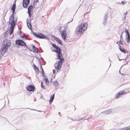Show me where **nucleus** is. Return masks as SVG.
I'll use <instances>...</instances> for the list:
<instances>
[{
    "instance_id": "nucleus-41",
    "label": "nucleus",
    "mask_w": 130,
    "mask_h": 130,
    "mask_svg": "<svg viewBox=\"0 0 130 130\" xmlns=\"http://www.w3.org/2000/svg\"><path fill=\"white\" fill-rule=\"evenodd\" d=\"M122 74L123 75H128V74Z\"/></svg>"
},
{
    "instance_id": "nucleus-8",
    "label": "nucleus",
    "mask_w": 130,
    "mask_h": 130,
    "mask_svg": "<svg viewBox=\"0 0 130 130\" xmlns=\"http://www.w3.org/2000/svg\"><path fill=\"white\" fill-rule=\"evenodd\" d=\"M26 89L28 91H33L35 89V88L34 85H31L26 87Z\"/></svg>"
},
{
    "instance_id": "nucleus-25",
    "label": "nucleus",
    "mask_w": 130,
    "mask_h": 130,
    "mask_svg": "<svg viewBox=\"0 0 130 130\" xmlns=\"http://www.w3.org/2000/svg\"><path fill=\"white\" fill-rule=\"evenodd\" d=\"M33 7L32 5H30L28 8V11H31V9L33 8Z\"/></svg>"
},
{
    "instance_id": "nucleus-54",
    "label": "nucleus",
    "mask_w": 130,
    "mask_h": 130,
    "mask_svg": "<svg viewBox=\"0 0 130 130\" xmlns=\"http://www.w3.org/2000/svg\"><path fill=\"white\" fill-rule=\"evenodd\" d=\"M109 61H110V59H109Z\"/></svg>"
},
{
    "instance_id": "nucleus-30",
    "label": "nucleus",
    "mask_w": 130,
    "mask_h": 130,
    "mask_svg": "<svg viewBox=\"0 0 130 130\" xmlns=\"http://www.w3.org/2000/svg\"><path fill=\"white\" fill-rule=\"evenodd\" d=\"M125 32L126 33V35H127L129 34V32L127 30V28H126L125 29Z\"/></svg>"
},
{
    "instance_id": "nucleus-5",
    "label": "nucleus",
    "mask_w": 130,
    "mask_h": 130,
    "mask_svg": "<svg viewBox=\"0 0 130 130\" xmlns=\"http://www.w3.org/2000/svg\"><path fill=\"white\" fill-rule=\"evenodd\" d=\"M32 33L33 35L37 38L41 39H45L46 40L48 39L47 37H46L45 35H43L41 33L38 32L37 34L34 32H32Z\"/></svg>"
},
{
    "instance_id": "nucleus-39",
    "label": "nucleus",
    "mask_w": 130,
    "mask_h": 130,
    "mask_svg": "<svg viewBox=\"0 0 130 130\" xmlns=\"http://www.w3.org/2000/svg\"><path fill=\"white\" fill-rule=\"evenodd\" d=\"M127 14V12H126L125 13H124V14H123V15H126Z\"/></svg>"
},
{
    "instance_id": "nucleus-59",
    "label": "nucleus",
    "mask_w": 130,
    "mask_h": 130,
    "mask_svg": "<svg viewBox=\"0 0 130 130\" xmlns=\"http://www.w3.org/2000/svg\"><path fill=\"white\" fill-rule=\"evenodd\" d=\"M83 119V118L81 119V120H82V119Z\"/></svg>"
},
{
    "instance_id": "nucleus-48",
    "label": "nucleus",
    "mask_w": 130,
    "mask_h": 130,
    "mask_svg": "<svg viewBox=\"0 0 130 130\" xmlns=\"http://www.w3.org/2000/svg\"><path fill=\"white\" fill-rule=\"evenodd\" d=\"M34 101H36V99H34Z\"/></svg>"
},
{
    "instance_id": "nucleus-28",
    "label": "nucleus",
    "mask_w": 130,
    "mask_h": 130,
    "mask_svg": "<svg viewBox=\"0 0 130 130\" xmlns=\"http://www.w3.org/2000/svg\"><path fill=\"white\" fill-rule=\"evenodd\" d=\"M44 79V81H45V83H46V84H48L49 81L48 80V79L47 78H45Z\"/></svg>"
},
{
    "instance_id": "nucleus-9",
    "label": "nucleus",
    "mask_w": 130,
    "mask_h": 130,
    "mask_svg": "<svg viewBox=\"0 0 130 130\" xmlns=\"http://www.w3.org/2000/svg\"><path fill=\"white\" fill-rule=\"evenodd\" d=\"M17 21V19H16L15 20H12L11 22H10V21H9V22L11 25V26L10 28H14V27L16 25Z\"/></svg>"
},
{
    "instance_id": "nucleus-51",
    "label": "nucleus",
    "mask_w": 130,
    "mask_h": 130,
    "mask_svg": "<svg viewBox=\"0 0 130 130\" xmlns=\"http://www.w3.org/2000/svg\"><path fill=\"white\" fill-rule=\"evenodd\" d=\"M67 117H68V119H70V118L69 117H68V116Z\"/></svg>"
},
{
    "instance_id": "nucleus-43",
    "label": "nucleus",
    "mask_w": 130,
    "mask_h": 130,
    "mask_svg": "<svg viewBox=\"0 0 130 130\" xmlns=\"http://www.w3.org/2000/svg\"><path fill=\"white\" fill-rule=\"evenodd\" d=\"M27 109H30L31 110H36L34 109H30V108H27Z\"/></svg>"
},
{
    "instance_id": "nucleus-53",
    "label": "nucleus",
    "mask_w": 130,
    "mask_h": 130,
    "mask_svg": "<svg viewBox=\"0 0 130 130\" xmlns=\"http://www.w3.org/2000/svg\"><path fill=\"white\" fill-rule=\"evenodd\" d=\"M54 71H55V70H53V72L54 73Z\"/></svg>"
},
{
    "instance_id": "nucleus-22",
    "label": "nucleus",
    "mask_w": 130,
    "mask_h": 130,
    "mask_svg": "<svg viewBox=\"0 0 130 130\" xmlns=\"http://www.w3.org/2000/svg\"><path fill=\"white\" fill-rule=\"evenodd\" d=\"M14 13H12V14H11L9 18V21H11L12 20H14Z\"/></svg>"
},
{
    "instance_id": "nucleus-34",
    "label": "nucleus",
    "mask_w": 130,
    "mask_h": 130,
    "mask_svg": "<svg viewBox=\"0 0 130 130\" xmlns=\"http://www.w3.org/2000/svg\"><path fill=\"white\" fill-rule=\"evenodd\" d=\"M42 70V76L43 77H44V72L43 69H42V70Z\"/></svg>"
},
{
    "instance_id": "nucleus-18",
    "label": "nucleus",
    "mask_w": 130,
    "mask_h": 130,
    "mask_svg": "<svg viewBox=\"0 0 130 130\" xmlns=\"http://www.w3.org/2000/svg\"><path fill=\"white\" fill-rule=\"evenodd\" d=\"M34 69L35 70L36 72V73L38 74L39 73V69L37 67L35 64H34Z\"/></svg>"
},
{
    "instance_id": "nucleus-40",
    "label": "nucleus",
    "mask_w": 130,
    "mask_h": 130,
    "mask_svg": "<svg viewBox=\"0 0 130 130\" xmlns=\"http://www.w3.org/2000/svg\"><path fill=\"white\" fill-rule=\"evenodd\" d=\"M34 2H39L38 0H34Z\"/></svg>"
},
{
    "instance_id": "nucleus-32",
    "label": "nucleus",
    "mask_w": 130,
    "mask_h": 130,
    "mask_svg": "<svg viewBox=\"0 0 130 130\" xmlns=\"http://www.w3.org/2000/svg\"><path fill=\"white\" fill-rule=\"evenodd\" d=\"M107 20L106 19H104V22H103L102 23L104 24V25H105L107 22Z\"/></svg>"
},
{
    "instance_id": "nucleus-31",
    "label": "nucleus",
    "mask_w": 130,
    "mask_h": 130,
    "mask_svg": "<svg viewBox=\"0 0 130 130\" xmlns=\"http://www.w3.org/2000/svg\"><path fill=\"white\" fill-rule=\"evenodd\" d=\"M31 11H28V14L29 17L30 18L31 17Z\"/></svg>"
},
{
    "instance_id": "nucleus-23",
    "label": "nucleus",
    "mask_w": 130,
    "mask_h": 130,
    "mask_svg": "<svg viewBox=\"0 0 130 130\" xmlns=\"http://www.w3.org/2000/svg\"><path fill=\"white\" fill-rule=\"evenodd\" d=\"M14 28H10L9 29V34L10 35L12 34L13 32Z\"/></svg>"
},
{
    "instance_id": "nucleus-14",
    "label": "nucleus",
    "mask_w": 130,
    "mask_h": 130,
    "mask_svg": "<svg viewBox=\"0 0 130 130\" xmlns=\"http://www.w3.org/2000/svg\"><path fill=\"white\" fill-rule=\"evenodd\" d=\"M112 111L111 109L106 110L101 112L102 113L106 114H110Z\"/></svg>"
},
{
    "instance_id": "nucleus-46",
    "label": "nucleus",
    "mask_w": 130,
    "mask_h": 130,
    "mask_svg": "<svg viewBox=\"0 0 130 130\" xmlns=\"http://www.w3.org/2000/svg\"><path fill=\"white\" fill-rule=\"evenodd\" d=\"M126 18V17L125 16L124 17H123V19H125Z\"/></svg>"
},
{
    "instance_id": "nucleus-19",
    "label": "nucleus",
    "mask_w": 130,
    "mask_h": 130,
    "mask_svg": "<svg viewBox=\"0 0 130 130\" xmlns=\"http://www.w3.org/2000/svg\"><path fill=\"white\" fill-rule=\"evenodd\" d=\"M126 38L127 40V42L129 43L130 41V34L128 35H126Z\"/></svg>"
},
{
    "instance_id": "nucleus-47",
    "label": "nucleus",
    "mask_w": 130,
    "mask_h": 130,
    "mask_svg": "<svg viewBox=\"0 0 130 130\" xmlns=\"http://www.w3.org/2000/svg\"><path fill=\"white\" fill-rule=\"evenodd\" d=\"M127 64V62L126 63V64H124V65H126V64Z\"/></svg>"
},
{
    "instance_id": "nucleus-26",
    "label": "nucleus",
    "mask_w": 130,
    "mask_h": 130,
    "mask_svg": "<svg viewBox=\"0 0 130 130\" xmlns=\"http://www.w3.org/2000/svg\"><path fill=\"white\" fill-rule=\"evenodd\" d=\"M107 12H106L105 13V15L104 17V19H106V20H107Z\"/></svg>"
},
{
    "instance_id": "nucleus-20",
    "label": "nucleus",
    "mask_w": 130,
    "mask_h": 130,
    "mask_svg": "<svg viewBox=\"0 0 130 130\" xmlns=\"http://www.w3.org/2000/svg\"><path fill=\"white\" fill-rule=\"evenodd\" d=\"M16 5L15 3H13L12 6L11 8V10L12 11V13H14L15 8Z\"/></svg>"
},
{
    "instance_id": "nucleus-52",
    "label": "nucleus",
    "mask_w": 130,
    "mask_h": 130,
    "mask_svg": "<svg viewBox=\"0 0 130 130\" xmlns=\"http://www.w3.org/2000/svg\"><path fill=\"white\" fill-rule=\"evenodd\" d=\"M42 61H43V60H44L43 58H42Z\"/></svg>"
},
{
    "instance_id": "nucleus-12",
    "label": "nucleus",
    "mask_w": 130,
    "mask_h": 130,
    "mask_svg": "<svg viewBox=\"0 0 130 130\" xmlns=\"http://www.w3.org/2000/svg\"><path fill=\"white\" fill-rule=\"evenodd\" d=\"M27 26L28 28L30 30L31 29V25L30 23V21H29V19H27L26 20Z\"/></svg>"
},
{
    "instance_id": "nucleus-36",
    "label": "nucleus",
    "mask_w": 130,
    "mask_h": 130,
    "mask_svg": "<svg viewBox=\"0 0 130 130\" xmlns=\"http://www.w3.org/2000/svg\"><path fill=\"white\" fill-rule=\"evenodd\" d=\"M26 36V35L25 34H23V37L24 38Z\"/></svg>"
},
{
    "instance_id": "nucleus-1",
    "label": "nucleus",
    "mask_w": 130,
    "mask_h": 130,
    "mask_svg": "<svg viewBox=\"0 0 130 130\" xmlns=\"http://www.w3.org/2000/svg\"><path fill=\"white\" fill-rule=\"evenodd\" d=\"M88 26L87 23H82L80 24L76 29V34L78 35L83 34L86 29Z\"/></svg>"
},
{
    "instance_id": "nucleus-15",
    "label": "nucleus",
    "mask_w": 130,
    "mask_h": 130,
    "mask_svg": "<svg viewBox=\"0 0 130 130\" xmlns=\"http://www.w3.org/2000/svg\"><path fill=\"white\" fill-rule=\"evenodd\" d=\"M55 93L51 96L50 99L49 100V103L50 104H51L53 102L54 98Z\"/></svg>"
},
{
    "instance_id": "nucleus-33",
    "label": "nucleus",
    "mask_w": 130,
    "mask_h": 130,
    "mask_svg": "<svg viewBox=\"0 0 130 130\" xmlns=\"http://www.w3.org/2000/svg\"><path fill=\"white\" fill-rule=\"evenodd\" d=\"M19 30H18L17 32V34L18 35H20L21 33V31L20 30H21V29H20L19 28Z\"/></svg>"
},
{
    "instance_id": "nucleus-7",
    "label": "nucleus",
    "mask_w": 130,
    "mask_h": 130,
    "mask_svg": "<svg viewBox=\"0 0 130 130\" xmlns=\"http://www.w3.org/2000/svg\"><path fill=\"white\" fill-rule=\"evenodd\" d=\"M15 43L17 45L21 46H25L26 47H27V46L26 45L25 43L21 40H17L15 41Z\"/></svg>"
},
{
    "instance_id": "nucleus-42",
    "label": "nucleus",
    "mask_w": 130,
    "mask_h": 130,
    "mask_svg": "<svg viewBox=\"0 0 130 130\" xmlns=\"http://www.w3.org/2000/svg\"><path fill=\"white\" fill-rule=\"evenodd\" d=\"M73 19L71 21H69V22H68L67 23H70V22H72L73 21Z\"/></svg>"
},
{
    "instance_id": "nucleus-17",
    "label": "nucleus",
    "mask_w": 130,
    "mask_h": 130,
    "mask_svg": "<svg viewBox=\"0 0 130 130\" xmlns=\"http://www.w3.org/2000/svg\"><path fill=\"white\" fill-rule=\"evenodd\" d=\"M32 49L34 52L36 53H38V48H36L34 45H32Z\"/></svg>"
},
{
    "instance_id": "nucleus-3",
    "label": "nucleus",
    "mask_w": 130,
    "mask_h": 130,
    "mask_svg": "<svg viewBox=\"0 0 130 130\" xmlns=\"http://www.w3.org/2000/svg\"><path fill=\"white\" fill-rule=\"evenodd\" d=\"M59 59H60V60L57 61L54 65L55 66V68L57 72L61 70V67L64 61V59L63 58V57H61V58Z\"/></svg>"
},
{
    "instance_id": "nucleus-58",
    "label": "nucleus",
    "mask_w": 130,
    "mask_h": 130,
    "mask_svg": "<svg viewBox=\"0 0 130 130\" xmlns=\"http://www.w3.org/2000/svg\"><path fill=\"white\" fill-rule=\"evenodd\" d=\"M40 111V112H41V111Z\"/></svg>"
},
{
    "instance_id": "nucleus-6",
    "label": "nucleus",
    "mask_w": 130,
    "mask_h": 130,
    "mask_svg": "<svg viewBox=\"0 0 130 130\" xmlns=\"http://www.w3.org/2000/svg\"><path fill=\"white\" fill-rule=\"evenodd\" d=\"M52 52H56L57 53L56 56L57 57V59H60L61 58V57H63L62 54L61 52V49H56V50L53 49L52 50Z\"/></svg>"
},
{
    "instance_id": "nucleus-24",
    "label": "nucleus",
    "mask_w": 130,
    "mask_h": 130,
    "mask_svg": "<svg viewBox=\"0 0 130 130\" xmlns=\"http://www.w3.org/2000/svg\"><path fill=\"white\" fill-rule=\"evenodd\" d=\"M52 46L56 49H61V48L59 47L58 46H57L55 44L53 43L52 44Z\"/></svg>"
},
{
    "instance_id": "nucleus-38",
    "label": "nucleus",
    "mask_w": 130,
    "mask_h": 130,
    "mask_svg": "<svg viewBox=\"0 0 130 130\" xmlns=\"http://www.w3.org/2000/svg\"><path fill=\"white\" fill-rule=\"evenodd\" d=\"M41 65H40V69H41V70H42V69H43L42 67V64L41 63Z\"/></svg>"
},
{
    "instance_id": "nucleus-55",
    "label": "nucleus",
    "mask_w": 130,
    "mask_h": 130,
    "mask_svg": "<svg viewBox=\"0 0 130 130\" xmlns=\"http://www.w3.org/2000/svg\"><path fill=\"white\" fill-rule=\"evenodd\" d=\"M119 60L120 61H121V60L120 59H119ZM122 59H121V60Z\"/></svg>"
},
{
    "instance_id": "nucleus-10",
    "label": "nucleus",
    "mask_w": 130,
    "mask_h": 130,
    "mask_svg": "<svg viewBox=\"0 0 130 130\" xmlns=\"http://www.w3.org/2000/svg\"><path fill=\"white\" fill-rule=\"evenodd\" d=\"M29 2V0H23L22 2L23 7L24 8H26Z\"/></svg>"
},
{
    "instance_id": "nucleus-4",
    "label": "nucleus",
    "mask_w": 130,
    "mask_h": 130,
    "mask_svg": "<svg viewBox=\"0 0 130 130\" xmlns=\"http://www.w3.org/2000/svg\"><path fill=\"white\" fill-rule=\"evenodd\" d=\"M59 31L60 33L61 34V36L62 38L65 40L67 35L66 28L64 27H60Z\"/></svg>"
},
{
    "instance_id": "nucleus-44",
    "label": "nucleus",
    "mask_w": 130,
    "mask_h": 130,
    "mask_svg": "<svg viewBox=\"0 0 130 130\" xmlns=\"http://www.w3.org/2000/svg\"><path fill=\"white\" fill-rule=\"evenodd\" d=\"M17 0H15L14 2V3H15L16 4V2Z\"/></svg>"
},
{
    "instance_id": "nucleus-49",
    "label": "nucleus",
    "mask_w": 130,
    "mask_h": 130,
    "mask_svg": "<svg viewBox=\"0 0 130 130\" xmlns=\"http://www.w3.org/2000/svg\"><path fill=\"white\" fill-rule=\"evenodd\" d=\"M60 112L58 113V114L60 116H61V115H60Z\"/></svg>"
},
{
    "instance_id": "nucleus-57",
    "label": "nucleus",
    "mask_w": 130,
    "mask_h": 130,
    "mask_svg": "<svg viewBox=\"0 0 130 130\" xmlns=\"http://www.w3.org/2000/svg\"><path fill=\"white\" fill-rule=\"evenodd\" d=\"M53 48L52 47H51V49H52Z\"/></svg>"
},
{
    "instance_id": "nucleus-50",
    "label": "nucleus",
    "mask_w": 130,
    "mask_h": 130,
    "mask_svg": "<svg viewBox=\"0 0 130 130\" xmlns=\"http://www.w3.org/2000/svg\"><path fill=\"white\" fill-rule=\"evenodd\" d=\"M119 42V41L117 42H116V43H117L118 44H119V43H118V42Z\"/></svg>"
},
{
    "instance_id": "nucleus-21",
    "label": "nucleus",
    "mask_w": 130,
    "mask_h": 130,
    "mask_svg": "<svg viewBox=\"0 0 130 130\" xmlns=\"http://www.w3.org/2000/svg\"><path fill=\"white\" fill-rule=\"evenodd\" d=\"M130 130V125L122 128H120L119 130Z\"/></svg>"
},
{
    "instance_id": "nucleus-29",
    "label": "nucleus",
    "mask_w": 130,
    "mask_h": 130,
    "mask_svg": "<svg viewBox=\"0 0 130 130\" xmlns=\"http://www.w3.org/2000/svg\"><path fill=\"white\" fill-rule=\"evenodd\" d=\"M41 87L43 89H46L45 88L43 85V82H41Z\"/></svg>"
},
{
    "instance_id": "nucleus-45",
    "label": "nucleus",
    "mask_w": 130,
    "mask_h": 130,
    "mask_svg": "<svg viewBox=\"0 0 130 130\" xmlns=\"http://www.w3.org/2000/svg\"><path fill=\"white\" fill-rule=\"evenodd\" d=\"M122 3H123V4H124V1H122Z\"/></svg>"
},
{
    "instance_id": "nucleus-2",
    "label": "nucleus",
    "mask_w": 130,
    "mask_h": 130,
    "mask_svg": "<svg viewBox=\"0 0 130 130\" xmlns=\"http://www.w3.org/2000/svg\"><path fill=\"white\" fill-rule=\"evenodd\" d=\"M4 43H5L3 44L0 50L2 55L4 54L7 51L8 48L11 45V43L10 41H4Z\"/></svg>"
},
{
    "instance_id": "nucleus-60",
    "label": "nucleus",
    "mask_w": 130,
    "mask_h": 130,
    "mask_svg": "<svg viewBox=\"0 0 130 130\" xmlns=\"http://www.w3.org/2000/svg\"><path fill=\"white\" fill-rule=\"evenodd\" d=\"M6 14V13H5V15Z\"/></svg>"
},
{
    "instance_id": "nucleus-37",
    "label": "nucleus",
    "mask_w": 130,
    "mask_h": 130,
    "mask_svg": "<svg viewBox=\"0 0 130 130\" xmlns=\"http://www.w3.org/2000/svg\"><path fill=\"white\" fill-rule=\"evenodd\" d=\"M122 33L121 35L120 36V39L121 40V39H122Z\"/></svg>"
},
{
    "instance_id": "nucleus-11",
    "label": "nucleus",
    "mask_w": 130,
    "mask_h": 130,
    "mask_svg": "<svg viewBox=\"0 0 130 130\" xmlns=\"http://www.w3.org/2000/svg\"><path fill=\"white\" fill-rule=\"evenodd\" d=\"M125 93V91H120L118 93L116 94L115 95V98L117 99L119 98L120 96L123 94Z\"/></svg>"
},
{
    "instance_id": "nucleus-56",
    "label": "nucleus",
    "mask_w": 130,
    "mask_h": 130,
    "mask_svg": "<svg viewBox=\"0 0 130 130\" xmlns=\"http://www.w3.org/2000/svg\"><path fill=\"white\" fill-rule=\"evenodd\" d=\"M70 119L72 120H73V119H71V118H70Z\"/></svg>"
},
{
    "instance_id": "nucleus-13",
    "label": "nucleus",
    "mask_w": 130,
    "mask_h": 130,
    "mask_svg": "<svg viewBox=\"0 0 130 130\" xmlns=\"http://www.w3.org/2000/svg\"><path fill=\"white\" fill-rule=\"evenodd\" d=\"M119 49L121 51L124 53H127V52H126V51L124 48L123 46H120L119 44Z\"/></svg>"
},
{
    "instance_id": "nucleus-27",
    "label": "nucleus",
    "mask_w": 130,
    "mask_h": 130,
    "mask_svg": "<svg viewBox=\"0 0 130 130\" xmlns=\"http://www.w3.org/2000/svg\"><path fill=\"white\" fill-rule=\"evenodd\" d=\"M53 84L55 86H57L58 85V83L56 81V82H53Z\"/></svg>"
},
{
    "instance_id": "nucleus-35",
    "label": "nucleus",
    "mask_w": 130,
    "mask_h": 130,
    "mask_svg": "<svg viewBox=\"0 0 130 130\" xmlns=\"http://www.w3.org/2000/svg\"><path fill=\"white\" fill-rule=\"evenodd\" d=\"M119 43L120 44H121L122 45H123V43L121 41V39H120V40Z\"/></svg>"
},
{
    "instance_id": "nucleus-16",
    "label": "nucleus",
    "mask_w": 130,
    "mask_h": 130,
    "mask_svg": "<svg viewBox=\"0 0 130 130\" xmlns=\"http://www.w3.org/2000/svg\"><path fill=\"white\" fill-rule=\"evenodd\" d=\"M60 44H62V43L61 42V41L58 38L54 36H52Z\"/></svg>"
}]
</instances>
